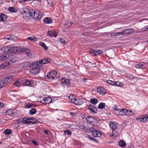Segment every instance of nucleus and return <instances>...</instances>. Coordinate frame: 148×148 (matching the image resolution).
<instances>
[{
    "label": "nucleus",
    "instance_id": "1",
    "mask_svg": "<svg viewBox=\"0 0 148 148\" xmlns=\"http://www.w3.org/2000/svg\"><path fill=\"white\" fill-rule=\"evenodd\" d=\"M20 52H25L26 54H27L28 56H29V55L31 54L30 50L28 49H26L21 48L20 47H10L9 53H18Z\"/></svg>",
    "mask_w": 148,
    "mask_h": 148
},
{
    "label": "nucleus",
    "instance_id": "2",
    "mask_svg": "<svg viewBox=\"0 0 148 148\" xmlns=\"http://www.w3.org/2000/svg\"><path fill=\"white\" fill-rule=\"evenodd\" d=\"M29 13H27V14H29L34 19H40L41 18L42 16V13L39 10H31L28 11Z\"/></svg>",
    "mask_w": 148,
    "mask_h": 148
},
{
    "label": "nucleus",
    "instance_id": "3",
    "mask_svg": "<svg viewBox=\"0 0 148 148\" xmlns=\"http://www.w3.org/2000/svg\"><path fill=\"white\" fill-rule=\"evenodd\" d=\"M69 100L71 102L76 105H80L82 103V102L79 99H76L74 96L73 95H70L69 97Z\"/></svg>",
    "mask_w": 148,
    "mask_h": 148
},
{
    "label": "nucleus",
    "instance_id": "4",
    "mask_svg": "<svg viewBox=\"0 0 148 148\" xmlns=\"http://www.w3.org/2000/svg\"><path fill=\"white\" fill-rule=\"evenodd\" d=\"M14 77V76L12 75L8 76L4 78L2 80H1L2 83H3L4 86H5L10 82Z\"/></svg>",
    "mask_w": 148,
    "mask_h": 148
},
{
    "label": "nucleus",
    "instance_id": "5",
    "mask_svg": "<svg viewBox=\"0 0 148 148\" xmlns=\"http://www.w3.org/2000/svg\"><path fill=\"white\" fill-rule=\"evenodd\" d=\"M103 51L100 50H95L93 49H91L90 50L89 53H91L92 56H97L101 54L102 53Z\"/></svg>",
    "mask_w": 148,
    "mask_h": 148
},
{
    "label": "nucleus",
    "instance_id": "6",
    "mask_svg": "<svg viewBox=\"0 0 148 148\" xmlns=\"http://www.w3.org/2000/svg\"><path fill=\"white\" fill-rule=\"evenodd\" d=\"M93 129L90 130V133L92 134L93 136L95 137H99L101 135V133L99 131H98L97 130L95 129L94 128L91 127Z\"/></svg>",
    "mask_w": 148,
    "mask_h": 148
},
{
    "label": "nucleus",
    "instance_id": "7",
    "mask_svg": "<svg viewBox=\"0 0 148 148\" xmlns=\"http://www.w3.org/2000/svg\"><path fill=\"white\" fill-rule=\"evenodd\" d=\"M30 67L32 68L29 71V73L31 74H37L40 71V68H38L36 67H33V65L32 64L30 66Z\"/></svg>",
    "mask_w": 148,
    "mask_h": 148
},
{
    "label": "nucleus",
    "instance_id": "8",
    "mask_svg": "<svg viewBox=\"0 0 148 148\" xmlns=\"http://www.w3.org/2000/svg\"><path fill=\"white\" fill-rule=\"evenodd\" d=\"M57 74L56 71L54 70L49 72L47 74V77L50 79H54L55 76H56Z\"/></svg>",
    "mask_w": 148,
    "mask_h": 148
},
{
    "label": "nucleus",
    "instance_id": "9",
    "mask_svg": "<svg viewBox=\"0 0 148 148\" xmlns=\"http://www.w3.org/2000/svg\"><path fill=\"white\" fill-rule=\"evenodd\" d=\"M32 64L33 65V67H36L38 68H40L42 65L43 64L42 61L41 60L33 62L32 63Z\"/></svg>",
    "mask_w": 148,
    "mask_h": 148
},
{
    "label": "nucleus",
    "instance_id": "10",
    "mask_svg": "<svg viewBox=\"0 0 148 148\" xmlns=\"http://www.w3.org/2000/svg\"><path fill=\"white\" fill-rule=\"evenodd\" d=\"M79 127L82 129L84 130L86 132L89 133H90V130H91H91L93 129L92 128L89 127H84V126L82 125H79Z\"/></svg>",
    "mask_w": 148,
    "mask_h": 148
},
{
    "label": "nucleus",
    "instance_id": "11",
    "mask_svg": "<svg viewBox=\"0 0 148 148\" xmlns=\"http://www.w3.org/2000/svg\"><path fill=\"white\" fill-rule=\"evenodd\" d=\"M97 91L101 95H104L106 92L105 89L103 87H98L97 89Z\"/></svg>",
    "mask_w": 148,
    "mask_h": 148
},
{
    "label": "nucleus",
    "instance_id": "12",
    "mask_svg": "<svg viewBox=\"0 0 148 148\" xmlns=\"http://www.w3.org/2000/svg\"><path fill=\"white\" fill-rule=\"evenodd\" d=\"M138 122H145L148 121V115H143L142 117L137 119Z\"/></svg>",
    "mask_w": 148,
    "mask_h": 148
},
{
    "label": "nucleus",
    "instance_id": "13",
    "mask_svg": "<svg viewBox=\"0 0 148 148\" xmlns=\"http://www.w3.org/2000/svg\"><path fill=\"white\" fill-rule=\"evenodd\" d=\"M88 107V109L92 113H96L97 112L96 108L93 105L89 104L87 106Z\"/></svg>",
    "mask_w": 148,
    "mask_h": 148
},
{
    "label": "nucleus",
    "instance_id": "14",
    "mask_svg": "<svg viewBox=\"0 0 148 148\" xmlns=\"http://www.w3.org/2000/svg\"><path fill=\"white\" fill-rule=\"evenodd\" d=\"M52 100V99L49 97H44L42 99V101L45 102L44 103L45 104H49L51 103Z\"/></svg>",
    "mask_w": 148,
    "mask_h": 148
},
{
    "label": "nucleus",
    "instance_id": "15",
    "mask_svg": "<svg viewBox=\"0 0 148 148\" xmlns=\"http://www.w3.org/2000/svg\"><path fill=\"white\" fill-rule=\"evenodd\" d=\"M134 32V30L133 29H127L122 32L123 34L127 35L133 33Z\"/></svg>",
    "mask_w": 148,
    "mask_h": 148
},
{
    "label": "nucleus",
    "instance_id": "16",
    "mask_svg": "<svg viewBox=\"0 0 148 148\" xmlns=\"http://www.w3.org/2000/svg\"><path fill=\"white\" fill-rule=\"evenodd\" d=\"M110 127L113 130L116 129L117 128V124L114 121L111 122L109 123Z\"/></svg>",
    "mask_w": 148,
    "mask_h": 148
},
{
    "label": "nucleus",
    "instance_id": "17",
    "mask_svg": "<svg viewBox=\"0 0 148 148\" xmlns=\"http://www.w3.org/2000/svg\"><path fill=\"white\" fill-rule=\"evenodd\" d=\"M16 61L14 59H12V60L9 59L5 62V66H8L9 65L12 64Z\"/></svg>",
    "mask_w": 148,
    "mask_h": 148
},
{
    "label": "nucleus",
    "instance_id": "18",
    "mask_svg": "<svg viewBox=\"0 0 148 148\" xmlns=\"http://www.w3.org/2000/svg\"><path fill=\"white\" fill-rule=\"evenodd\" d=\"M86 121L88 124L91 123L95 119V118L92 116H88L86 118Z\"/></svg>",
    "mask_w": 148,
    "mask_h": 148
},
{
    "label": "nucleus",
    "instance_id": "19",
    "mask_svg": "<svg viewBox=\"0 0 148 148\" xmlns=\"http://www.w3.org/2000/svg\"><path fill=\"white\" fill-rule=\"evenodd\" d=\"M119 112V114L118 115H126V114L129 113V111L125 109H121Z\"/></svg>",
    "mask_w": 148,
    "mask_h": 148
},
{
    "label": "nucleus",
    "instance_id": "20",
    "mask_svg": "<svg viewBox=\"0 0 148 148\" xmlns=\"http://www.w3.org/2000/svg\"><path fill=\"white\" fill-rule=\"evenodd\" d=\"M9 56L8 53L4 54L0 56V60H3L7 59L9 58Z\"/></svg>",
    "mask_w": 148,
    "mask_h": 148
},
{
    "label": "nucleus",
    "instance_id": "21",
    "mask_svg": "<svg viewBox=\"0 0 148 148\" xmlns=\"http://www.w3.org/2000/svg\"><path fill=\"white\" fill-rule=\"evenodd\" d=\"M35 119L34 117H30L29 118L28 117H24L21 118V119H19L18 120V122L23 121L26 120H34Z\"/></svg>",
    "mask_w": 148,
    "mask_h": 148
},
{
    "label": "nucleus",
    "instance_id": "22",
    "mask_svg": "<svg viewBox=\"0 0 148 148\" xmlns=\"http://www.w3.org/2000/svg\"><path fill=\"white\" fill-rule=\"evenodd\" d=\"M78 127V125H77L74 124H69L68 127L70 130H72L73 131V130L77 129Z\"/></svg>",
    "mask_w": 148,
    "mask_h": 148
},
{
    "label": "nucleus",
    "instance_id": "23",
    "mask_svg": "<svg viewBox=\"0 0 148 148\" xmlns=\"http://www.w3.org/2000/svg\"><path fill=\"white\" fill-rule=\"evenodd\" d=\"M43 21L46 24H50L52 23L53 21L49 17H46L43 20Z\"/></svg>",
    "mask_w": 148,
    "mask_h": 148
},
{
    "label": "nucleus",
    "instance_id": "24",
    "mask_svg": "<svg viewBox=\"0 0 148 148\" xmlns=\"http://www.w3.org/2000/svg\"><path fill=\"white\" fill-rule=\"evenodd\" d=\"M10 47L8 46H5L1 48V50L3 52L9 53L10 51Z\"/></svg>",
    "mask_w": 148,
    "mask_h": 148
},
{
    "label": "nucleus",
    "instance_id": "25",
    "mask_svg": "<svg viewBox=\"0 0 148 148\" xmlns=\"http://www.w3.org/2000/svg\"><path fill=\"white\" fill-rule=\"evenodd\" d=\"M5 112L6 114L7 115H12L14 114L15 112L13 110L11 109L7 110Z\"/></svg>",
    "mask_w": 148,
    "mask_h": 148
},
{
    "label": "nucleus",
    "instance_id": "26",
    "mask_svg": "<svg viewBox=\"0 0 148 148\" xmlns=\"http://www.w3.org/2000/svg\"><path fill=\"white\" fill-rule=\"evenodd\" d=\"M6 15L3 14H0V21L4 22L6 20Z\"/></svg>",
    "mask_w": 148,
    "mask_h": 148
},
{
    "label": "nucleus",
    "instance_id": "27",
    "mask_svg": "<svg viewBox=\"0 0 148 148\" xmlns=\"http://www.w3.org/2000/svg\"><path fill=\"white\" fill-rule=\"evenodd\" d=\"M135 66L137 68L143 69L145 68L144 64L143 63H139L136 65Z\"/></svg>",
    "mask_w": 148,
    "mask_h": 148
},
{
    "label": "nucleus",
    "instance_id": "28",
    "mask_svg": "<svg viewBox=\"0 0 148 148\" xmlns=\"http://www.w3.org/2000/svg\"><path fill=\"white\" fill-rule=\"evenodd\" d=\"M119 145L121 147H124L126 145V143L123 140H121L118 143Z\"/></svg>",
    "mask_w": 148,
    "mask_h": 148
},
{
    "label": "nucleus",
    "instance_id": "29",
    "mask_svg": "<svg viewBox=\"0 0 148 148\" xmlns=\"http://www.w3.org/2000/svg\"><path fill=\"white\" fill-rule=\"evenodd\" d=\"M43 64H45L49 63L50 62V59L49 58H46L41 60Z\"/></svg>",
    "mask_w": 148,
    "mask_h": 148
},
{
    "label": "nucleus",
    "instance_id": "30",
    "mask_svg": "<svg viewBox=\"0 0 148 148\" xmlns=\"http://www.w3.org/2000/svg\"><path fill=\"white\" fill-rule=\"evenodd\" d=\"M27 39L32 42H35L37 41L36 37L34 36H32V37H29Z\"/></svg>",
    "mask_w": 148,
    "mask_h": 148
},
{
    "label": "nucleus",
    "instance_id": "31",
    "mask_svg": "<svg viewBox=\"0 0 148 148\" xmlns=\"http://www.w3.org/2000/svg\"><path fill=\"white\" fill-rule=\"evenodd\" d=\"M123 35L122 32H121L112 33L111 34V36L112 37H115Z\"/></svg>",
    "mask_w": 148,
    "mask_h": 148
},
{
    "label": "nucleus",
    "instance_id": "32",
    "mask_svg": "<svg viewBox=\"0 0 148 148\" xmlns=\"http://www.w3.org/2000/svg\"><path fill=\"white\" fill-rule=\"evenodd\" d=\"M36 112V109L35 108H33L29 110V113L30 115H33L35 114Z\"/></svg>",
    "mask_w": 148,
    "mask_h": 148
},
{
    "label": "nucleus",
    "instance_id": "33",
    "mask_svg": "<svg viewBox=\"0 0 148 148\" xmlns=\"http://www.w3.org/2000/svg\"><path fill=\"white\" fill-rule=\"evenodd\" d=\"M8 10L12 13H15L17 11V10L14 7H10L8 8Z\"/></svg>",
    "mask_w": 148,
    "mask_h": 148
},
{
    "label": "nucleus",
    "instance_id": "34",
    "mask_svg": "<svg viewBox=\"0 0 148 148\" xmlns=\"http://www.w3.org/2000/svg\"><path fill=\"white\" fill-rule=\"evenodd\" d=\"M39 44L42 47H43L45 50H47L48 47L46 46L45 44L43 42H39Z\"/></svg>",
    "mask_w": 148,
    "mask_h": 148
},
{
    "label": "nucleus",
    "instance_id": "35",
    "mask_svg": "<svg viewBox=\"0 0 148 148\" xmlns=\"http://www.w3.org/2000/svg\"><path fill=\"white\" fill-rule=\"evenodd\" d=\"M105 103L103 102H101L99 105L98 107L99 109H102L105 108Z\"/></svg>",
    "mask_w": 148,
    "mask_h": 148
},
{
    "label": "nucleus",
    "instance_id": "36",
    "mask_svg": "<svg viewBox=\"0 0 148 148\" xmlns=\"http://www.w3.org/2000/svg\"><path fill=\"white\" fill-rule=\"evenodd\" d=\"M90 102L92 104L96 105L97 103V99L95 98H93L90 99Z\"/></svg>",
    "mask_w": 148,
    "mask_h": 148
},
{
    "label": "nucleus",
    "instance_id": "37",
    "mask_svg": "<svg viewBox=\"0 0 148 148\" xmlns=\"http://www.w3.org/2000/svg\"><path fill=\"white\" fill-rule=\"evenodd\" d=\"M12 131L10 129H6L4 131L3 133L5 134L9 135L12 132Z\"/></svg>",
    "mask_w": 148,
    "mask_h": 148
},
{
    "label": "nucleus",
    "instance_id": "38",
    "mask_svg": "<svg viewBox=\"0 0 148 148\" xmlns=\"http://www.w3.org/2000/svg\"><path fill=\"white\" fill-rule=\"evenodd\" d=\"M20 122H22L23 124L27 125H32V121L29 120L23 121H20Z\"/></svg>",
    "mask_w": 148,
    "mask_h": 148
},
{
    "label": "nucleus",
    "instance_id": "39",
    "mask_svg": "<svg viewBox=\"0 0 148 148\" xmlns=\"http://www.w3.org/2000/svg\"><path fill=\"white\" fill-rule=\"evenodd\" d=\"M34 104L29 103L26 104L25 106V108H32L34 107Z\"/></svg>",
    "mask_w": 148,
    "mask_h": 148
},
{
    "label": "nucleus",
    "instance_id": "40",
    "mask_svg": "<svg viewBox=\"0 0 148 148\" xmlns=\"http://www.w3.org/2000/svg\"><path fill=\"white\" fill-rule=\"evenodd\" d=\"M64 134L66 135H71L72 134V132L67 130L64 131Z\"/></svg>",
    "mask_w": 148,
    "mask_h": 148
},
{
    "label": "nucleus",
    "instance_id": "41",
    "mask_svg": "<svg viewBox=\"0 0 148 148\" xmlns=\"http://www.w3.org/2000/svg\"><path fill=\"white\" fill-rule=\"evenodd\" d=\"M115 81H112L110 80H108L107 81V83L108 84L113 86H114V84L115 82Z\"/></svg>",
    "mask_w": 148,
    "mask_h": 148
},
{
    "label": "nucleus",
    "instance_id": "42",
    "mask_svg": "<svg viewBox=\"0 0 148 148\" xmlns=\"http://www.w3.org/2000/svg\"><path fill=\"white\" fill-rule=\"evenodd\" d=\"M61 80H64V82H64L65 83L69 84H70V80L67 79H66V78H62L61 79Z\"/></svg>",
    "mask_w": 148,
    "mask_h": 148
},
{
    "label": "nucleus",
    "instance_id": "43",
    "mask_svg": "<svg viewBox=\"0 0 148 148\" xmlns=\"http://www.w3.org/2000/svg\"><path fill=\"white\" fill-rule=\"evenodd\" d=\"M10 37L11 38V40H12L14 41H15L17 40V38L15 36L10 35Z\"/></svg>",
    "mask_w": 148,
    "mask_h": 148
},
{
    "label": "nucleus",
    "instance_id": "44",
    "mask_svg": "<svg viewBox=\"0 0 148 148\" xmlns=\"http://www.w3.org/2000/svg\"><path fill=\"white\" fill-rule=\"evenodd\" d=\"M24 82L27 86H30L32 85L29 80H25Z\"/></svg>",
    "mask_w": 148,
    "mask_h": 148
},
{
    "label": "nucleus",
    "instance_id": "45",
    "mask_svg": "<svg viewBox=\"0 0 148 148\" xmlns=\"http://www.w3.org/2000/svg\"><path fill=\"white\" fill-rule=\"evenodd\" d=\"M4 39L7 40H11V38L10 35H8L6 36L4 38H3Z\"/></svg>",
    "mask_w": 148,
    "mask_h": 148
},
{
    "label": "nucleus",
    "instance_id": "46",
    "mask_svg": "<svg viewBox=\"0 0 148 148\" xmlns=\"http://www.w3.org/2000/svg\"><path fill=\"white\" fill-rule=\"evenodd\" d=\"M14 84L15 86H16L17 87L20 86V84L19 83L18 81H17L16 82H14Z\"/></svg>",
    "mask_w": 148,
    "mask_h": 148
},
{
    "label": "nucleus",
    "instance_id": "47",
    "mask_svg": "<svg viewBox=\"0 0 148 148\" xmlns=\"http://www.w3.org/2000/svg\"><path fill=\"white\" fill-rule=\"evenodd\" d=\"M127 77L129 78V79H132L134 78L133 75L132 74H128L127 75Z\"/></svg>",
    "mask_w": 148,
    "mask_h": 148
},
{
    "label": "nucleus",
    "instance_id": "48",
    "mask_svg": "<svg viewBox=\"0 0 148 148\" xmlns=\"http://www.w3.org/2000/svg\"><path fill=\"white\" fill-rule=\"evenodd\" d=\"M115 84H114V86H121V84H122V83L120 82L119 81H115Z\"/></svg>",
    "mask_w": 148,
    "mask_h": 148
},
{
    "label": "nucleus",
    "instance_id": "49",
    "mask_svg": "<svg viewBox=\"0 0 148 148\" xmlns=\"http://www.w3.org/2000/svg\"><path fill=\"white\" fill-rule=\"evenodd\" d=\"M88 138L93 141H94L95 142H97V140L95 139L94 137H92L91 136H88Z\"/></svg>",
    "mask_w": 148,
    "mask_h": 148
},
{
    "label": "nucleus",
    "instance_id": "50",
    "mask_svg": "<svg viewBox=\"0 0 148 148\" xmlns=\"http://www.w3.org/2000/svg\"><path fill=\"white\" fill-rule=\"evenodd\" d=\"M59 41L60 42L63 44H64L65 45L66 43V42L63 39L61 38Z\"/></svg>",
    "mask_w": 148,
    "mask_h": 148
},
{
    "label": "nucleus",
    "instance_id": "51",
    "mask_svg": "<svg viewBox=\"0 0 148 148\" xmlns=\"http://www.w3.org/2000/svg\"><path fill=\"white\" fill-rule=\"evenodd\" d=\"M6 66L5 65V62L3 63V64L0 65V70L4 69Z\"/></svg>",
    "mask_w": 148,
    "mask_h": 148
},
{
    "label": "nucleus",
    "instance_id": "52",
    "mask_svg": "<svg viewBox=\"0 0 148 148\" xmlns=\"http://www.w3.org/2000/svg\"><path fill=\"white\" fill-rule=\"evenodd\" d=\"M113 109L115 110V111H119L120 109L117 108V106L116 105H114L113 107Z\"/></svg>",
    "mask_w": 148,
    "mask_h": 148
},
{
    "label": "nucleus",
    "instance_id": "53",
    "mask_svg": "<svg viewBox=\"0 0 148 148\" xmlns=\"http://www.w3.org/2000/svg\"><path fill=\"white\" fill-rule=\"evenodd\" d=\"M73 23L72 22H69V23H67V25L68 26V27H69L70 26H71L73 24Z\"/></svg>",
    "mask_w": 148,
    "mask_h": 148
},
{
    "label": "nucleus",
    "instance_id": "54",
    "mask_svg": "<svg viewBox=\"0 0 148 148\" xmlns=\"http://www.w3.org/2000/svg\"><path fill=\"white\" fill-rule=\"evenodd\" d=\"M47 34L48 35V36H49L51 37H52L51 32V31H48L47 32Z\"/></svg>",
    "mask_w": 148,
    "mask_h": 148
},
{
    "label": "nucleus",
    "instance_id": "55",
    "mask_svg": "<svg viewBox=\"0 0 148 148\" xmlns=\"http://www.w3.org/2000/svg\"><path fill=\"white\" fill-rule=\"evenodd\" d=\"M32 143L34 145H38V144L36 142L35 140H32Z\"/></svg>",
    "mask_w": 148,
    "mask_h": 148
},
{
    "label": "nucleus",
    "instance_id": "56",
    "mask_svg": "<svg viewBox=\"0 0 148 148\" xmlns=\"http://www.w3.org/2000/svg\"><path fill=\"white\" fill-rule=\"evenodd\" d=\"M2 81H0V88L4 86Z\"/></svg>",
    "mask_w": 148,
    "mask_h": 148
},
{
    "label": "nucleus",
    "instance_id": "57",
    "mask_svg": "<svg viewBox=\"0 0 148 148\" xmlns=\"http://www.w3.org/2000/svg\"><path fill=\"white\" fill-rule=\"evenodd\" d=\"M52 37L53 36L55 37H56L58 35L56 33H53L52 34Z\"/></svg>",
    "mask_w": 148,
    "mask_h": 148
},
{
    "label": "nucleus",
    "instance_id": "58",
    "mask_svg": "<svg viewBox=\"0 0 148 148\" xmlns=\"http://www.w3.org/2000/svg\"><path fill=\"white\" fill-rule=\"evenodd\" d=\"M47 2L48 3V5L49 6H52V3L51 2H49L48 1H47Z\"/></svg>",
    "mask_w": 148,
    "mask_h": 148
},
{
    "label": "nucleus",
    "instance_id": "59",
    "mask_svg": "<svg viewBox=\"0 0 148 148\" xmlns=\"http://www.w3.org/2000/svg\"><path fill=\"white\" fill-rule=\"evenodd\" d=\"M4 104L1 103L0 102V108H2Z\"/></svg>",
    "mask_w": 148,
    "mask_h": 148
},
{
    "label": "nucleus",
    "instance_id": "60",
    "mask_svg": "<svg viewBox=\"0 0 148 148\" xmlns=\"http://www.w3.org/2000/svg\"><path fill=\"white\" fill-rule=\"evenodd\" d=\"M44 132L45 133V134H48V131L47 130H45L44 131Z\"/></svg>",
    "mask_w": 148,
    "mask_h": 148
},
{
    "label": "nucleus",
    "instance_id": "61",
    "mask_svg": "<svg viewBox=\"0 0 148 148\" xmlns=\"http://www.w3.org/2000/svg\"><path fill=\"white\" fill-rule=\"evenodd\" d=\"M127 110L129 111V112H128L129 113L128 114L131 113H132V111L131 110Z\"/></svg>",
    "mask_w": 148,
    "mask_h": 148
},
{
    "label": "nucleus",
    "instance_id": "62",
    "mask_svg": "<svg viewBox=\"0 0 148 148\" xmlns=\"http://www.w3.org/2000/svg\"><path fill=\"white\" fill-rule=\"evenodd\" d=\"M36 124V123L35 122H32V125L34 124Z\"/></svg>",
    "mask_w": 148,
    "mask_h": 148
},
{
    "label": "nucleus",
    "instance_id": "63",
    "mask_svg": "<svg viewBox=\"0 0 148 148\" xmlns=\"http://www.w3.org/2000/svg\"><path fill=\"white\" fill-rule=\"evenodd\" d=\"M64 82V80H61V82L62 83H64V82Z\"/></svg>",
    "mask_w": 148,
    "mask_h": 148
},
{
    "label": "nucleus",
    "instance_id": "64",
    "mask_svg": "<svg viewBox=\"0 0 148 148\" xmlns=\"http://www.w3.org/2000/svg\"><path fill=\"white\" fill-rule=\"evenodd\" d=\"M84 34H84V33H83V35H84V36H86V35H84Z\"/></svg>",
    "mask_w": 148,
    "mask_h": 148
}]
</instances>
